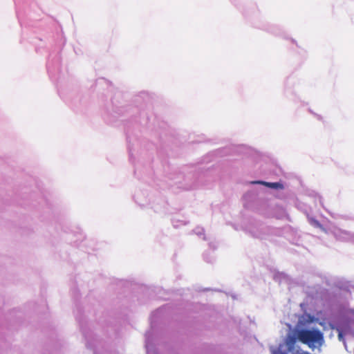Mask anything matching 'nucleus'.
<instances>
[{
	"label": "nucleus",
	"mask_w": 354,
	"mask_h": 354,
	"mask_svg": "<svg viewBox=\"0 0 354 354\" xmlns=\"http://www.w3.org/2000/svg\"><path fill=\"white\" fill-rule=\"evenodd\" d=\"M296 335L299 342L310 348L322 345L324 342L323 333L318 329H297Z\"/></svg>",
	"instance_id": "nucleus-1"
},
{
	"label": "nucleus",
	"mask_w": 354,
	"mask_h": 354,
	"mask_svg": "<svg viewBox=\"0 0 354 354\" xmlns=\"http://www.w3.org/2000/svg\"><path fill=\"white\" fill-rule=\"evenodd\" d=\"M298 340L297 335H296V330L294 335H288L285 343L288 348V351H292L295 348V344Z\"/></svg>",
	"instance_id": "nucleus-2"
},
{
	"label": "nucleus",
	"mask_w": 354,
	"mask_h": 354,
	"mask_svg": "<svg viewBox=\"0 0 354 354\" xmlns=\"http://www.w3.org/2000/svg\"><path fill=\"white\" fill-rule=\"evenodd\" d=\"M254 184H261L264 185L268 187L273 188V189H283V185L280 183H268V182H264V181H254L252 182Z\"/></svg>",
	"instance_id": "nucleus-3"
},
{
	"label": "nucleus",
	"mask_w": 354,
	"mask_h": 354,
	"mask_svg": "<svg viewBox=\"0 0 354 354\" xmlns=\"http://www.w3.org/2000/svg\"><path fill=\"white\" fill-rule=\"evenodd\" d=\"M337 330L338 331V338L339 340H342L343 339V335L340 329L337 328Z\"/></svg>",
	"instance_id": "nucleus-4"
}]
</instances>
